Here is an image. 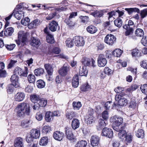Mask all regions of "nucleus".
I'll list each match as a JSON object with an SVG mask.
<instances>
[{
  "label": "nucleus",
  "mask_w": 147,
  "mask_h": 147,
  "mask_svg": "<svg viewBox=\"0 0 147 147\" xmlns=\"http://www.w3.org/2000/svg\"><path fill=\"white\" fill-rule=\"evenodd\" d=\"M122 118L117 116H114L111 118V121L113 122L112 127L115 130H118L119 128L123 126L121 124L123 122Z\"/></svg>",
  "instance_id": "obj_3"
},
{
  "label": "nucleus",
  "mask_w": 147,
  "mask_h": 147,
  "mask_svg": "<svg viewBox=\"0 0 147 147\" xmlns=\"http://www.w3.org/2000/svg\"><path fill=\"white\" fill-rule=\"evenodd\" d=\"M33 138L30 135H27L26 137V141L28 143H32L31 145L33 143Z\"/></svg>",
  "instance_id": "obj_56"
},
{
  "label": "nucleus",
  "mask_w": 147,
  "mask_h": 147,
  "mask_svg": "<svg viewBox=\"0 0 147 147\" xmlns=\"http://www.w3.org/2000/svg\"><path fill=\"white\" fill-rule=\"evenodd\" d=\"M131 102L129 103V108L131 110L136 109H137L138 104L136 102L134 98H131Z\"/></svg>",
  "instance_id": "obj_18"
},
{
  "label": "nucleus",
  "mask_w": 147,
  "mask_h": 147,
  "mask_svg": "<svg viewBox=\"0 0 147 147\" xmlns=\"http://www.w3.org/2000/svg\"><path fill=\"white\" fill-rule=\"evenodd\" d=\"M44 72V69L41 68H38L35 69L34 71V74L37 76H40L43 74Z\"/></svg>",
  "instance_id": "obj_37"
},
{
  "label": "nucleus",
  "mask_w": 147,
  "mask_h": 147,
  "mask_svg": "<svg viewBox=\"0 0 147 147\" xmlns=\"http://www.w3.org/2000/svg\"><path fill=\"white\" fill-rule=\"evenodd\" d=\"M13 32V28L12 27H9L5 28L4 34L6 36H10L11 35Z\"/></svg>",
  "instance_id": "obj_24"
},
{
  "label": "nucleus",
  "mask_w": 147,
  "mask_h": 147,
  "mask_svg": "<svg viewBox=\"0 0 147 147\" xmlns=\"http://www.w3.org/2000/svg\"><path fill=\"white\" fill-rule=\"evenodd\" d=\"M28 68L25 67L24 70L20 68L17 67L16 68L14 71V75L26 77L28 75Z\"/></svg>",
  "instance_id": "obj_5"
},
{
  "label": "nucleus",
  "mask_w": 147,
  "mask_h": 147,
  "mask_svg": "<svg viewBox=\"0 0 147 147\" xmlns=\"http://www.w3.org/2000/svg\"><path fill=\"white\" fill-rule=\"evenodd\" d=\"M80 125L79 121L77 119H74L71 122V127L74 129L75 130L79 127Z\"/></svg>",
  "instance_id": "obj_21"
},
{
  "label": "nucleus",
  "mask_w": 147,
  "mask_h": 147,
  "mask_svg": "<svg viewBox=\"0 0 147 147\" xmlns=\"http://www.w3.org/2000/svg\"><path fill=\"white\" fill-rule=\"evenodd\" d=\"M87 31L90 34H94L97 31V28L93 26H89L86 28Z\"/></svg>",
  "instance_id": "obj_25"
},
{
  "label": "nucleus",
  "mask_w": 147,
  "mask_h": 147,
  "mask_svg": "<svg viewBox=\"0 0 147 147\" xmlns=\"http://www.w3.org/2000/svg\"><path fill=\"white\" fill-rule=\"evenodd\" d=\"M35 117L38 121H40L42 119L43 116L41 113L38 112L36 114Z\"/></svg>",
  "instance_id": "obj_60"
},
{
  "label": "nucleus",
  "mask_w": 147,
  "mask_h": 147,
  "mask_svg": "<svg viewBox=\"0 0 147 147\" xmlns=\"http://www.w3.org/2000/svg\"><path fill=\"white\" fill-rule=\"evenodd\" d=\"M134 22L131 20H129L128 22V24H125L123 26L124 29L126 30L125 33L126 36H128L130 39L136 40V37L133 35V25Z\"/></svg>",
  "instance_id": "obj_2"
},
{
  "label": "nucleus",
  "mask_w": 147,
  "mask_h": 147,
  "mask_svg": "<svg viewBox=\"0 0 147 147\" xmlns=\"http://www.w3.org/2000/svg\"><path fill=\"white\" fill-rule=\"evenodd\" d=\"M30 135L33 138L37 139L39 137L40 135L39 130L37 129H33L31 130Z\"/></svg>",
  "instance_id": "obj_15"
},
{
  "label": "nucleus",
  "mask_w": 147,
  "mask_h": 147,
  "mask_svg": "<svg viewBox=\"0 0 147 147\" xmlns=\"http://www.w3.org/2000/svg\"><path fill=\"white\" fill-rule=\"evenodd\" d=\"M30 99L32 102L35 103L39 101L40 98L38 95L36 94H33L31 95L30 97Z\"/></svg>",
  "instance_id": "obj_31"
},
{
  "label": "nucleus",
  "mask_w": 147,
  "mask_h": 147,
  "mask_svg": "<svg viewBox=\"0 0 147 147\" xmlns=\"http://www.w3.org/2000/svg\"><path fill=\"white\" fill-rule=\"evenodd\" d=\"M72 39H68L65 41L66 46L68 47H71L74 45V42Z\"/></svg>",
  "instance_id": "obj_44"
},
{
  "label": "nucleus",
  "mask_w": 147,
  "mask_h": 147,
  "mask_svg": "<svg viewBox=\"0 0 147 147\" xmlns=\"http://www.w3.org/2000/svg\"><path fill=\"white\" fill-rule=\"evenodd\" d=\"M74 110H78L81 107L82 104L80 102L74 101L72 104Z\"/></svg>",
  "instance_id": "obj_39"
},
{
  "label": "nucleus",
  "mask_w": 147,
  "mask_h": 147,
  "mask_svg": "<svg viewBox=\"0 0 147 147\" xmlns=\"http://www.w3.org/2000/svg\"><path fill=\"white\" fill-rule=\"evenodd\" d=\"M23 145V138L20 137L17 138L14 141L15 147H22Z\"/></svg>",
  "instance_id": "obj_16"
},
{
  "label": "nucleus",
  "mask_w": 147,
  "mask_h": 147,
  "mask_svg": "<svg viewBox=\"0 0 147 147\" xmlns=\"http://www.w3.org/2000/svg\"><path fill=\"white\" fill-rule=\"evenodd\" d=\"M49 27L50 30L52 32L56 31L58 28H59L58 23L55 21H52L49 24Z\"/></svg>",
  "instance_id": "obj_14"
},
{
  "label": "nucleus",
  "mask_w": 147,
  "mask_h": 147,
  "mask_svg": "<svg viewBox=\"0 0 147 147\" xmlns=\"http://www.w3.org/2000/svg\"><path fill=\"white\" fill-rule=\"evenodd\" d=\"M114 23L115 26L119 28L122 25V20L120 18H118L114 21Z\"/></svg>",
  "instance_id": "obj_46"
},
{
  "label": "nucleus",
  "mask_w": 147,
  "mask_h": 147,
  "mask_svg": "<svg viewBox=\"0 0 147 147\" xmlns=\"http://www.w3.org/2000/svg\"><path fill=\"white\" fill-rule=\"evenodd\" d=\"M69 67V66H67L66 64H65L59 70V74L62 76H64L66 75L67 73V71Z\"/></svg>",
  "instance_id": "obj_19"
},
{
  "label": "nucleus",
  "mask_w": 147,
  "mask_h": 147,
  "mask_svg": "<svg viewBox=\"0 0 147 147\" xmlns=\"http://www.w3.org/2000/svg\"><path fill=\"white\" fill-rule=\"evenodd\" d=\"M39 101V102L38 103L40 107H45L47 104V100L45 98H40Z\"/></svg>",
  "instance_id": "obj_36"
},
{
  "label": "nucleus",
  "mask_w": 147,
  "mask_h": 147,
  "mask_svg": "<svg viewBox=\"0 0 147 147\" xmlns=\"http://www.w3.org/2000/svg\"><path fill=\"white\" fill-rule=\"evenodd\" d=\"M144 131L142 129H139L136 132V135L138 138H143L144 136Z\"/></svg>",
  "instance_id": "obj_29"
},
{
  "label": "nucleus",
  "mask_w": 147,
  "mask_h": 147,
  "mask_svg": "<svg viewBox=\"0 0 147 147\" xmlns=\"http://www.w3.org/2000/svg\"><path fill=\"white\" fill-rule=\"evenodd\" d=\"M140 15L141 17L142 18L147 16V9L143 10L141 11Z\"/></svg>",
  "instance_id": "obj_59"
},
{
  "label": "nucleus",
  "mask_w": 147,
  "mask_h": 147,
  "mask_svg": "<svg viewBox=\"0 0 147 147\" xmlns=\"http://www.w3.org/2000/svg\"><path fill=\"white\" fill-rule=\"evenodd\" d=\"M57 14L56 12H54L53 13H51L46 17V19L47 20H50L53 18Z\"/></svg>",
  "instance_id": "obj_58"
},
{
  "label": "nucleus",
  "mask_w": 147,
  "mask_h": 147,
  "mask_svg": "<svg viewBox=\"0 0 147 147\" xmlns=\"http://www.w3.org/2000/svg\"><path fill=\"white\" fill-rule=\"evenodd\" d=\"M46 40L48 43L51 44L54 43L55 42L53 36L51 34H48L47 36Z\"/></svg>",
  "instance_id": "obj_40"
},
{
  "label": "nucleus",
  "mask_w": 147,
  "mask_h": 147,
  "mask_svg": "<svg viewBox=\"0 0 147 147\" xmlns=\"http://www.w3.org/2000/svg\"><path fill=\"white\" fill-rule=\"evenodd\" d=\"M18 76L16 74L12 76L10 78L12 84L16 88L20 87V84L18 81Z\"/></svg>",
  "instance_id": "obj_11"
},
{
  "label": "nucleus",
  "mask_w": 147,
  "mask_h": 147,
  "mask_svg": "<svg viewBox=\"0 0 147 147\" xmlns=\"http://www.w3.org/2000/svg\"><path fill=\"white\" fill-rule=\"evenodd\" d=\"M124 95V94H121L115 96V99L118 101V104L119 105L123 106L127 104V100L125 98L123 97Z\"/></svg>",
  "instance_id": "obj_4"
},
{
  "label": "nucleus",
  "mask_w": 147,
  "mask_h": 147,
  "mask_svg": "<svg viewBox=\"0 0 147 147\" xmlns=\"http://www.w3.org/2000/svg\"><path fill=\"white\" fill-rule=\"evenodd\" d=\"M14 16L18 20H20L24 16V13L22 11H18L14 12Z\"/></svg>",
  "instance_id": "obj_26"
},
{
  "label": "nucleus",
  "mask_w": 147,
  "mask_h": 147,
  "mask_svg": "<svg viewBox=\"0 0 147 147\" xmlns=\"http://www.w3.org/2000/svg\"><path fill=\"white\" fill-rule=\"evenodd\" d=\"M106 120H105L102 119H99V126L100 128H102L103 127L106 126Z\"/></svg>",
  "instance_id": "obj_52"
},
{
  "label": "nucleus",
  "mask_w": 147,
  "mask_h": 147,
  "mask_svg": "<svg viewBox=\"0 0 147 147\" xmlns=\"http://www.w3.org/2000/svg\"><path fill=\"white\" fill-rule=\"evenodd\" d=\"M75 112L71 111L69 112H67L66 114V117L69 119H72L74 117H75Z\"/></svg>",
  "instance_id": "obj_49"
},
{
  "label": "nucleus",
  "mask_w": 147,
  "mask_h": 147,
  "mask_svg": "<svg viewBox=\"0 0 147 147\" xmlns=\"http://www.w3.org/2000/svg\"><path fill=\"white\" fill-rule=\"evenodd\" d=\"M16 45L15 44H12L10 45H6V48L9 50H12L15 47Z\"/></svg>",
  "instance_id": "obj_61"
},
{
  "label": "nucleus",
  "mask_w": 147,
  "mask_h": 147,
  "mask_svg": "<svg viewBox=\"0 0 147 147\" xmlns=\"http://www.w3.org/2000/svg\"><path fill=\"white\" fill-rule=\"evenodd\" d=\"M25 96L24 93L21 92L17 93L15 96V100L18 101H21L24 100Z\"/></svg>",
  "instance_id": "obj_20"
},
{
  "label": "nucleus",
  "mask_w": 147,
  "mask_h": 147,
  "mask_svg": "<svg viewBox=\"0 0 147 147\" xmlns=\"http://www.w3.org/2000/svg\"><path fill=\"white\" fill-rule=\"evenodd\" d=\"M140 65L144 69H147V60H144L141 62Z\"/></svg>",
  "instance_id": "obj_64"
},
{
  "label": "nucleus",
  "mask_w": 147,
  "mask_h": 147,
  "mask_svg": "<svg viewBox=\"0 0 147 147\" xmlns=\"http://www.w3.org/2000/svg\"><path fill=\"white\" fill-rule=\"evenodd\" d=\"M51 130V127L49 126H45L42 128V131L43 133H47Z\"/></svg>",
  "instance_id": "obj_57"
},
{
  "label": "nucleus",
  "mask_w": 147,
  "mask_h": 147,
  "mask_svg": "<svg viewBox=\"0 0 147 147\" xmlns=\"http://www.w3.org/2000/svg\"><path fill=\"white\" fill-rule=\"evenodd\" d=\"M51 112L49 111L46 112L45 116V119L46 121L49 122L53 119V117Z\"/></svg>",
  "instance_id": "obj_30"
},
{
  "label": "nucleus",
  "mask_w": 147,
  "mask_h": 147,
  "mask_svg": "<svg viewBox=\"0 0 147 147\" xmlns=\"http://www.w3.org/2000/svg\"><path fill=\"white\" fill-rule=\"evenodd\" d=\"M36 83L37 87L38 88H44L45 86V82L42 80H39L37 81Z\"/></svg>",
  "instance_id": "obj_42"
},
{
  "label": "nucleus",
  "mask_w": 147,
  "mask_h": 147,
  "mask_svg": "<svg viewBox=\"0 0 147 147\" xmlns=\"http://www.w3.org/2000/svg\"><path fill=\"white\" fill-rule=\"evenodd\" d=\"M13 86L12 84H10L7 87V91L8 94H11L13 93L14 90Z\"/></svg>",
  "instance_id": "obj_54"
},
{
  "label": "nucleus",
  "mask_w": 147,
  "mask_h": 147,
  "mask_svg": "<svg viewBox=\"0 0 147 147\" xmlns=\"http://www.w3.org/2000/svg\"><path fill=\"white\" fill-rule=\"evenodd\" d=\"M135 33L137 36L142 37L144 35V32L143 30L140 28H138L135 31Z\"/></svg>",
  "instance_id": "obj_41"
},
{
  "label": "nucleus",
  "mask_w": 147,
  "mask_h": 147,
  "mask_svg": "<svg viewBox=\"0 0 147 147\" xmlns=\"http://www.w3.org/2000/svg\"><path fill=\"white\" fill-rule=\"evenodd\" d=\"M88 72V71L86 69V67L85 66H83L80 70V76H86L87 75Z\"/></svg>",
  "instance_id": "obj_28"
},
{
  "label": "nucleus",
  "mask_w": 147,
  "mask_h": 147,
  "mask_svg": "<svg viewBox=\"0 0 147 147\" xmlns=\"http://www.w3.org/2000/svg\"><path fill=\"white\" fill-rule=\"evenodd\" d=\"M91 15L94 16L95 17H100L103 15V13L101 11H96L92 13Z\"/></svg>",
  "instance_id": "obj_50"
},
{
  "label": "nucleus",
  "mask_w": 147,
  "mask_h": 147,
  "mask_svg": "<svg viewBox=\"0 0 147 147\" xmlns=\"http://www.w3.org/2000/svg\"><path fill=\"white\" fill-rule=\"evenodd\" d=\"M80 18L81 20V22L84 24H87L88 21V17L87 16H80Z\"/></svg>",
  "instance_id": "obj_55"
},
{
  "label": "nucleus",
  "mask_w": 147,
  "mask_h": 147,
  "mask_svg": "<svg viewBox=\"0 0 147 147\" xmlns=\"http://www.w3.org/2000/svg\"><path fill=\"white\" fill-rule=\"evenodd\" d=\"M88 143L85 140H82L78 142L76 145V147H87Z\"/></svg>",
  "instance_id": "obj_27"
},
{
  "label": "nucleus",
  "mask_w": 147,
  "mask_h": 147,
  "mask_svg": "<svg viewBox=\"0 0 147 147\" xmlns=\"http://www.w3.org/2000/svg\"><path fill=\"white\" fill-rule=\"evenodd\" d=\"M102 117L105 120H107L108 117V115L107 112L105 111L102 114Z\"/></svg>",
  "instance_id": "obj_62"
},
{
  "label": "nucleus",
  "mask_w": 147,
  "mask_h": 147,
  "mask_svg": "<svg viewBox=\"0 0 147 147\" xmlns=\"http://www.w3.org/2000/svg\"><path fill=\"white\" fill-rule=\"evenodd\" d=\"M77 15V13L76 12H73L71 13L69 17V19L67 20H65V22L67 24L70 26V24H71V19L74 17V16H76Z\"/></svg>",
  "instance_id": "obj_33"
},
{
  "label": "nucleus",
  "mask_w": 147,
  "mask_h": 147,
  "mask_svg": "<svg viewBox=\"0 0 147 147\" xmlns=\"http://www.w3.org/2000/svg\"><path fill=\"white\" fill-rule=\"evenodd\" d=\"M48 143V139L47 137H43L40 140L39 144L42 146L47 145Z\"/></svg>",
  "instance_id": "obj_32"
},
{
  "label": "nucleus",
  "mask_w": 147,
  "mask_h": 147,
  "mask_svg": "<svg viewBox=\"0 0 147 147\" xmlns=\"http://www.w3.org/2000/svg\"><path fill=\"white\" fill-rule=\"evenodd\" d=\"M118 130H115L119 132L118 134V136H119L122 134H126V132L125 129V127L124 126H122V127L119 128Z\"/></svg>",
  "instance_id": "obj_45"
},
{
  "label": "nucleus",
  "mask_w": 147,
  "mask_h": 147,
  "mask_svg": "<svg viewBox=\"0 0 147 147\" xmlns=\"http://www.w3.org/2000/svg\"><path fill=\"white\" fill-rule=\"evenodd\" d=\"M133 139V136L131 133L127 134L124 140L125 142L127 143H130L132 141Z\"/></svg>",
  "instance_id": "obj_34"
},
{
  "label": "nucleus",
  "mask_w": 147,
  "mask_h": 147,
  "mask_svg": "<svg viewBox=\"0 0 147 147\" xmlns=\"http://www.w3.org/2000/svg\"><path fill=\"white\" fill-rule=\"evenodd\" d=\"M132 55L134 57H138L140 55L139 51L136 49H134L131 52Z\"/></svg>",
  "instance_id": "obj_53"
},
{
  "label": "nucleus",
  "mask_w": 147,
  "mask_h": 147,
  "mask_svg": "<svg viewBox=\"0 0 147 147\" xmlns=\"http://www.w3.org/2000/svg\"><path fill=\"white\" fill-rule=\"evenodd\" d=\"M44 66L48 75L49 76L52 75L53 72L52 66L49 64H45Z\"/></svg>",
  "instance_id": "obj_22"
},
{
  "label": "nucleus",
  "mask_w": 147,
  "mask_h": 147,
  "mask_svg": "<svg viewBox=\"0 0 147 147\" xmlns=\"http://www.w3.org/2000/svg\"><path fill=\"white\" fill-rule=\"evenodd\" d=\"M73 40L76 46H83L85 44L84 38L81 36H75L74 37Z\"/></svg>",
  "instance_id": "obj_10"
},
{
  "label": "nucleus",
  "mask_w": 147,
  "mask_h": 147,
  "mask_svg": "<svg viewBox=\"0 0 147 147\" xmlns=\"http://www.w3.org/2000/svg\"><path fill=\"white\" fill-rule=\"evenodd\" d=\"M122 52V51L120 49H116L113 51L112 54L115 57H119L121 55Z\"/></svg>",
  "instance_id": "obj_38"
},
{
  "label": "nucleus",
  "mask_w": 147,
  "mask_h": 147,
  "mask_svg": "<svg viewBox=\"0 0 147 147\" xmlns=\"http://www.w3.org/2000/svg\"><path fill=\"white\" fill-rule=\"evenodd\" d=\"M79 84L78 75L74 76L72 80V84L73 87L77 88Z\"/></svg>",
  "instance_id": "obj_23"
},
{
  "label": "nucleus",
  "mask_w": 147,
  "mask_h": 147,
  "mask_svg": "<svg viewBox=\"0 0 147 147\" xmlns=\"http://www.w3.org/2000/svg\"><path fill=\"white\" fill-rule=\"evenodd\" d=\"M116 38L113 34H108L104 39V42L107 44L112 45L115 42Z\"/></svg>",
  "instance_id": "obj_7"
},
{
  "label": "nucleus",
  "mask_w": 147,
  "mask_h": 147,
  "mask_svg": "<svg viewBox=\"0 0 147 147\" xmlns=\"http://www.w3.org/2000/svg\"><path fill=\"white\" fill-rule=\"evenodd\" d=\"M64 136V133L58 131H55L53 134V137L54 139L59 141L62 140Z\"/></svg>",
  "instance_id": "obj_13"
},
{
  "label": "nucleus",
  "mask_w": 147,
  "mask_h": 147,
  "mask_svg": "<svg viewBox=\"0 0 147 147\" xmlns=\"http://www.w3.org/2000/svg\"><path fill=\"white\" fill-rule=\"evenodd\" d=\"M125 10L127 11L129 14H131L133 12L139 13L140 10L139 9L137 8H125Z\"/></svg>",
  "instance_id": "obj_35"
},
{
  "label": "nucleus",
  "mask_w": 147,
  "mask_h": 147,
  "mask_svg": "<svg viewBox=\"0 0 147 147\" xmlns=\"http://www.w3.org/2000/svg\"><path fill=\"white\" fill-rule=\"evenodd\" d=\"M36 34L34 32H32L31 36V42L30 45L32 46L38 47L40 44V40L36 38Z\"/></svg>",
  "instance_id": "obj_6"
},
{
  "label": "nucleus",
  "mask_w": 147,
  "mask_h": 147,
  "mask_svg": "<svg viewBox=\"0 0 147 147\" xmlns=\"http://www.w3.org/2000/svg\"><path fill=\"white\" fill-rule=\"evenodd\" d=\"M101 135L102 136L111 138L113 136V132L111 129L107 127H105L102 129Z\"/></svg>",
  "instance_id": "obj_9"
},
{
  "label": "nucleus",
  "mask_w": 147,
  "mask_h": 147,
  "mask_svg": "<svg viewBox=\"0 0 147 147\" xmlns=\"http://www.w3.org/2000/svg\"><path fill=\"white\" fill-rule=\"evenodd\" d=\"M104 73L108 75H110L112 73V70L108 67H105L104 69Z\"/></svg>",
  "instance_id": "obj_63"
},
{
  "label": "nucleus",
  "mask_w": 147,
  "mask_h": 147,
  "mask_svg": "<svg viewBox=\"0 0 147 147\" xmlns=\"http://www.w3.org/2000/svg\"><path fill=\"white\" fill-rule=\"evenodd\" d=\"M97 61L98 66L100 67H104L107 63L105 57L102 54H100L98 56Z\"/></svg>",
  "instance_id": "obj_8"
},
{
  "label": "nucleus",
  "mask_w": 147,
  "mask_h": 147,
  "mask_svg": "<svg viewBox=\"0 0 147 147\" xmlns=\"http://www.w3.org/2000/svg\"><path fill=\"white\" fill-rule=\"evenodd\" d=\"M99 138L96 136H92L90 139V142L92 146H97L99 142Z\"/></svg>",
  "instance_id": "obj_17"
},
{
  "label": "nucleus",
  "mask_w": 147,
  "mask_h": 147,
  "mask_svg": "<svg viewBox=\"0 0 147 147\" xmlns=\"http://www.w3.org/2000/svg\"><path fill=\"white\" fill-rule=\"evenodd\" d=\"M140 88L142 92L146 95L145 99L147 98V84L141 85Z\"/></svg>",
  "instance_id": "obj_43"
},
{
  "label": "nucleus",
  "mask_w": 147,
  "mask_h": 147,
  "mask_svg": "<svg viewBox=\"0 0 147 147\" xmlns=\"http://www.w3.org/2000/svg\"><path fill=\"white\" fill-rule=\"evenodd\" d=\"M30 21V20L28 17L23 18L21 20V23L24 26H27L28 24Z\"/></svg>",
  "instance_id": "obj_47"
},
{
  "label": "nucleus",
  "mask_w": 147,
  "mask_h": 147,
  "mask_svg": "<svg viewBox=\"0 0 147 147\" xmlns=\"http://www.w3.org/2000/svg\"><path fill=\"white\" fill-rule=\"evenodd\" d=\"M66 138L69 140H73L74 139V136L73 134L71 129L68 127L65 128Z\"/></svg>",
  "instance_id": "obj_12"
},
{
  "label": "nucleus",
  "mask_w": 147,
  "mask_h": 147,
  "mask_svg": "<svg viewBox=\"0 0 147 147\" xmlns=\"http://www.w3.org/2000/svg\"><path fill=\"white\" fill-rule=\"evenodd\" d=\"M29 82L30 83H33L34 82L36 78L34 75L32 74H29L28 77Z\"/></svg>",
  "instance_id": "obj_48"
},
{
  "label": "nucleus",
  "mask_w": 147,
  "mask_h": 147,
  "mask_svg": "<svg viewBox=\"0 0 147 147\" xmlns=\"http://www.w3.org/2000/svg\"><path fill=\"white\" fill-rule=\"evenodd\" d=\"M15 111L19 117H23L26 114L29 115L30 110L29 105L26 103H22L17 105Z\"/></svg>",
  "instance_id": "obj_1"
},
{
  "label": "nucleus",
  "mask_w": 147,
  "mask_h": 147,
  "mask_svg": "<svg viewBox=\"0 0 147 147\" xmlns=\"http://www.w3.org/2000/svg\"><path fill=\"white\" fill-rule=\"evenodd\" d=\"M90 88V86L88 84L82 85L81 87L82 91H86L88 90Z\"/></svg>",
  "instance_id": "obj_51"
}]
</instances>
